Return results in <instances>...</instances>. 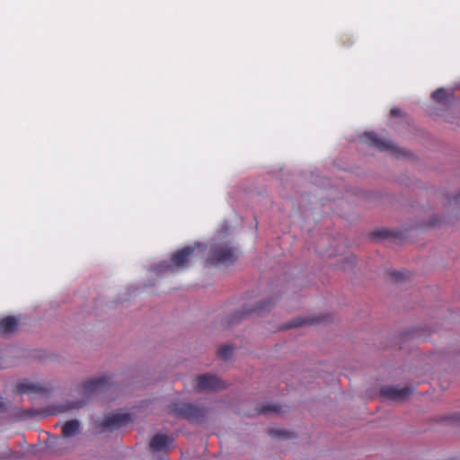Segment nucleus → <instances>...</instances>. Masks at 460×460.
Here are the masks:
<instances>
[{"label":"nucleus","instance_id":"1","mask_svg":"<svg viewBox=\"0 0 460 460\" xmlns=\"http://www.w3.org/2000/svg\"><path fill=\"white\" fill-rule=\"evenodd\" d=\"M169 412L190 422L200 423L205 420L208 411L190 403L176 402L169 406Z\"/></svg>","mask_w":460,"mask_h":460},{"label":"nucleus","instance_id":"2","mask_svg":"<svg viewBox=\"0 0 460 460\" xmlns=\"http://www.w3.org/2000/svg\"><path fill=\"white\" fill-rule=\"evenodd\" d=\"M238 258L237 250L227 243H214L210 247L208 261L211 264H233Z\"/></svg>","mask_w":460,"mask_h":460},{"label":"nucleus","instance_id":"3","mask_svg":"<svg viewBox=\"0 0 460 460\" xmlns=\"http://www.w3.org/2000/svg\"><path fill=\"white\" fill-rule=\"evenodd\" d=\"M194 248L185 246L181 250L175 252L170 262L163 263L157 269L158 271H173L174 270L184 269L188 267L190 257L193 254Z\"/></svg>","mask_w":460,"mask_h":460},{"label":"nucleus","instance_id":"4","mask_svg":"<svg viewBox=\"0 0 460 460\" xmlns=\"http://www.w3.org/2000/svg\"><path fill=\"white\" fill-rule=\"evenodd\" d=\"M81 432V425L79 420H70L65 422L62 427V436L59 438H56L53 441V447H63L66 443L65 438L75 436ZM56 454H62L61 448H54L53 449Z\"/></svg>","mask_w":460,"mask_h":460},{"label":"nucleus","instance_id":"5","mask_svg":"<svg viewBox=\"0 0 460 460\" xmlns=\"http://www.w3.org/2000/svg\"><path fill=\"white\" fill-rule=\"evenodd\" d=\"M130 421L131 416L129 413H112L102 421L100 432L119 429V428L128 425Z\"/></svg>","mask_w":460,"mask_h":460},{"label":"nucleus","instance_id":"6","mask_svg":"<svg viewBox=\"0 0 460 460\" xmlns=\"http://www.w3.org/2000/svg\"><path fill=\"white\" fill-rule=\"evenodd\" d=\"M196 389L199 391H207V390H220L226 385L225 383L219 379L217 376L209 375V374H204L200 375L196 378Z\"/></svg>","mask_w":460,"mask_h":460},{"label":"nucleus","instance_id":"7","mask_svg":"<svg viewBox=\"0 0 460 460\" xmlns=\"http://www.w3.org/2000/svg\"><path fill=\"white\" fill-rule=\"evenodd\" d=\"M413 393L411 387L384 386L381 388V394L391 401L402 402Z\"/></svg>","mask_w":460,"mask_h":460},{"label":"nucleus","instance_id":"8","mask_svg":"<svg viewBox=\"0 0 460 460\" xmlns=\"http://www.w3.org/2000/svg\"><path fill=\"white\" fill-rule=\"evenodd\" d=\"M111 385V384L110 382V377L102 376L85 382L83 385V390L85 394H88L94 393H102L109 390Z\"/></svg>","mask_w":460,"mask_h":460},{"label":"nucleus","instance_id":"9","mask_svg":"<svg viewBox=\"0 0 460 460\" xmlns=\"http://www.w3.org/2000/svg\"><path fill=\"white\" fill-rule=\"evenodd\" d=\"M16 392L21 394H42L48 393L49 390L40 384L31 383L27 380H22L17 383Z\"/></svg>","mask_w":460,"mask_h":460},{"label":"nucleus","instance_id":"10","mask_svg":"<svg viewBox=\"0 0 460 460\" xmlns=\"http://www.w3.org/2000/svg\"><path fill=\"white\" fill-rule=\"evenodd\" d=\"M326 322V316L319 315L314 317H296L290 323L285 324L282 329H290L293 327H300L303 325H314Z\"/></svg>","mask_w":460,"mask_h":460},{"label":"nucleus","instance_id":"11","mask_svg":"<svg viewBox=\"0 0 460 460\" xmlns=\"http://www.w3.org/2000/svg\"><path fill=\"white\" fill-rule=\"evenodd\" d=\"M366 137L369 141L370 145L376 146L381 151H389L392 153L396 151V146L391 141L383 140L375 133H366Z\"/></svg>","mask_w":460,"mask_h":460},{"label":"nucleus","instance_id":"12","mask_svg":"<svg viewBox=\"0 0 460 460\" xmlns=\"http://www.w3.org/2000/svg\"><path fill=\"white\" fill-rule=\"evenodd\" d=\"M18 327V320L14 316H6L0 320V335L15 332Z\"/></svg>","mask_w":460,"mask_h":460},{"label":"nucleus","instance_id":"13","mask_svg":"<svg viewBox=\"0 0 460 460\" xmlns=\"http://www.w3.org/2000/svg\"><path fill=\"white\" fill-rule=\"evenodd\" d=\"M169 445V438L164 434L155 435L150 441V447L154 451L166 450Z\"/></svg>","mask_w":460,"mask_h":460},{"label":"nucleus","instance_id":"14","mask_svg":"<svg viewBox=\"0 0 460 460\" xmlns=\"http://www.w3.org/2000/svg\"><path fill=\"white\" fill-rule=\"evenodd\" d=\"M275 302H273L272 300L261 302L255 308L245 310L243 313H242V314L248 315L252 314H256L259 316H263L271 310Z\"/></svg>","mask_w":460,"mask_h":460},{"label":"nucleus","instance_id":"15","mask_svg":"<svg viewBox=\"0 0 460 460\" xmlns=\"http://www.w3.org/2000/svg\"><path fill=\"white\" fill-rule=\"evenodd\" d=\"M432 98L441 103V104H444V105H448L450 104L452 102H453V94L451 92L444 89V88H439L438 89L437 91H435L433 93H432Z\"/></svg>","mask_w":460,"mask_h":460},{"label":"nucleus","instance_id":"16","mask_svg":"<svg viewBox=\"0 0 460 460\" xmlns=\"http://www.w3.org/2000/svg\"><path fill=\"white\" fill-rule=\"evenodd\" d=\"M270 412L281 413L284 411L281 406L277 404H268L257 410V414H268Z\"/></svg>","mask_w":460,"mask_h":460},{"label":"nucleus","instance_id":"17","mask_svg":"<svg viewBox=\"0 0 460 460\" xmlns=\"http://www.w3.org/2000/svg\"><path fill=\"white\" fill-rule=\"evenodd\" d=\"M391 277L395 282H402L410 279V273L408 271H394L391 273Z\"/></svg>","mask_w":460,"mask_h":460},{"label":"nucleus","instance_id":"18","mask_svg":"<svg viewBox=\"0 0 460 460\" xmlns=\"http://www.w3.org/2000/svg\"><path fill=\"white\" fill-rule=\"evenodd\" d=\"M232 352H233V347L230 345H224L218 349V355L223 359L229 358L230 356L232 355Z\"/></svg>","mask_w":460,"mask_h":460},{"label":"nucleus","instance_id":"19","mask_svg":"<svg viewBox=\"0 0 460 460\" xmlns=\"http://www.w3.org/2000/svg\"><path fill=\"white\" fill-rule=\"evenodd\" d=\"M84 404V402H81V401L73 402H70L67 405L64 406L59 411V412L66 411L72 410V409H78V408L82 407Z\"/></svg>","mask_w":460,"mask_h":460},{"label":"nucleus","instance_id":"20","mask_svg":"<svg viewBox=\"0 0 460 460\" xmlns=\"http://www.w3.org/2000/svg\"><path fill=\"white\" fill-rule=\"evenodd\" d=\"M287 431L284 430H279V429H270L269 434L274 438H287L288 437Z\"/></svg>","mask_w":460,"mask_h":460},{"label":"nucleus","instance_id":"21","mask_svg":"<svg viewBox=\"0 0 460 460\" xmlns=\"http://www.w3.org/2000/svg\"><path fill=\"white\" fill-rule=\"evenodd\" d=\"M390 114L393 117L401 116L402 115V111L399 108H394V109L391 110Z\"/></svg>","mask_w":460,"mask_h":460},{"label":"nucleus","instance_id":"22","mask_svg":"<svg viewBox=\"0 0 460 460\" xmlns=\"http://www.w3.org/2000/svg\"><path fill=\"white\" fill-rule=\"evenodd\" d=\"M0 411H6V406L3 402V398L0 396Z\"/></svg>","mask_w":460,"mask_h":460},{"label":"nucleus","instance_id":"23","mask_svg":"<svg viewBox=\"0 0 460 460\" xmlns=\"http://www.w3.org/2000/svg\"><path fill=\"white\" fill-rule=\"evenodd\" d=\"M459 202H460V195L456 198V203H459Z\"/></svg>","mask_w":460,"mask_h":460},{"label":"nucleus","instance_id":"24","mask_svg":"<svg viewBox=\"0 0 460 460\" xmlns=\"http://www.w3.org/2000/svg\"><path fill=\"white\" fill-rule=\"evenodd\" d=\"M235 323V320H234V319H233V320L229 321V323Z\"/></svg>","mask_w":460,"mask_h":460}]
</instances>
